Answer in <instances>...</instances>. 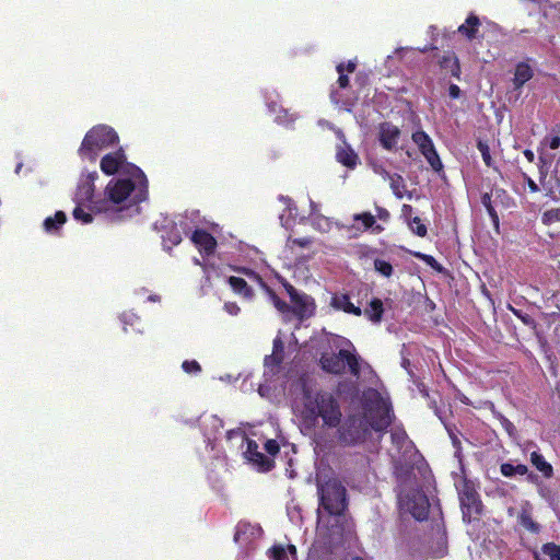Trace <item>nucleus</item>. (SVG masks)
<instances>
[{
  "instance_id": "nucleus-16",
  "label": "nucleus",
  "mask_w": 560,
  "mask_h": 560,
  "mask_svg": "<svg viewBox=\"0 0 560 560\" xmlns=\"http://www.w3.org/2000/svg\"><path fill=\"white\" fill-rule=\"evenodd\" d=\"M261 529L248 523H242L237 526L234 540L240 545H247L252 539L258 538Z\"/></svg>"
},
{
  "instance_id": "nucleus-3",
  "label": "nucleus",
  "mask_w": 560,
  "mask_h": 560,
  "mask_svg": "<svg viewBox=\"0 0 560 560\" xmlns=\"http://www.w3.org/2000/svg\"><path fill=\"white\" fill-rule=\"evenodd\" d=\"M365 397L374 404L369 407V413L362 419L350 417L337 431L338 440L345 445L360 441L363 438V433L368 430V427L381 431L390 423L387 401L382 398L376 390H369Z\"/></svg>"
},
{
  "instance_id": "nucleus-59",
  "label": "nucleus",
  "mask_w": 560,
  "mask_h": 560,
  "mask_svg": "<svg viewBox=\"0 0 560 560\" xmlns=\"http://www.w3.org/2000/svg\"><path fill=\"white\" fill-rule=\"evenodd\" d=\"M330 97H331V101H332L334 103L339 104V102H340V101H339V98H338V94H337V92H331Z\"/></svg>"
},
{
  "instance_id": "nucleus-44",
  "label": "nucleus",
  "mask_w": 560,
  "mask_h": 560,
  "mask_svg": "<svg viewBox=\"0 0 560 560\" xmlns=\"http://www.w3.org/2000/svg\"><path fill=\"white\" fill-rule=\"evenodd\" d=\"M478 150L480 151L482 160L486 163V165L491 166L492 159L490 155L489 147L486 143L480 141V142H478Z\"/></svg>"
},
{
  "instance_id": "nucleus-31",
  "label": "nucleus",
  "mask_w": 560,
  "mask_h": 560,
  "mask_svg": "<svg viewBox=\"0 0 560 560\" xmlns=\"http://www.w3.org/2000/svg\"><path fill=\"white\" fill-rule=\"evenodd\" d=\"M388 180L394 195L399 199L404 198L406 194V185L402 177L399 175H392L388 176Z\"/></svg>"
},
{
  "instance_id": "nucleus-48",
  "label": "nucleus",
  "mask_w": 560,
  "mask_h": 560,
  "mask_svg": "<svg viewBox=\"0 0 560 560\" xmlns=\"http://www.w3.org/2000/svg\"><path fill=\"white\" fill-rule=\"evenodd\" d=\"M545 144L549 145L550 149L556 150L560 147V136H551L545 139Z\"/></svg>"
},
{
  "instance_id": "nucleus-19",
  "label": "nucleus",
  "mask_w": 560,
  "mask_h": 560,
  "mask_svg": "<svg viewBox=\"0 0 560 560\" xmlns=\"http://www.w3.org/2000/svg\"><path fill=\"white\" fill-rule=\"evenodd\" d=\"M534 75L533 68L527 62H518L515 67L513 84L515 89L522 88Z\"/></svg>"
},
{
  "instance_id": "nucleus-47",
  "label": "nucleus",
  "mask_w": 560,
  "mask_h": 560,
  "mask_svg": "<svg viewBox=\"0 0 560 560\" xmlns=\"http://www.w3.org/2000/svg\"><path fill=\"white\" fill-rule=\"evenodd\" d=\"M416 256L422 259L427 265L431 266L432 268L440 269V266L438 261L434 259V257L421 253H417Z\"/></svg>"
},
{
  "instance_id": "nucleus-6",
  "label": "nucleus",
  "mask_w": 560,
  "mask_h": 560,
  "mask_svg": "<svg viewBox=\"0 0 560 560\" xmlns=\"http://www.w3.org/2000/svg\"><path fill=\"white\" fill-rule=\"evenodd\" d=\"M118 142V136L115 130L108 126L100 125L93 127L84 137L79 155L83 160L95 161L97 155L115 145Z\"/></svg>"
},
{
  "instance_id": "nucleus-25",
  "label": "nucleus",
  "mask_w": 560,
  "mask_h": 560,
  "mask_svg": "<svg viewBox=\"0 0 560 560\" xmlns=\"http://www.w3.org/2000/svg\"><path fill=\"white\" fill-rule=\"evenodd\" d=\"M295 546L288 545L287 547L276 545L269 550V557L271 560H289V555H295Z\"/></svg>"
},
{
  "instance_id": "nucleus-21",
  "label": "nucleus",
  "mask_w": 560,
  "mask_h": 560,
  "mask_svg": "<svg viewBox=\"0 0 560 560\" xmlns=\"http://www.w3.org/2000/svg\"><path fill=\"white\" fill-rule=\"evenodd\" d=\"M282 351H283V343H282L280 336H278L273 340L272 353L265 359V365L269 370L270 373H275V370L278 368L279 363L281 362Z\"/></svg>"
},
{
  "instance_id": "nucleus-13",
  "label": "nucleus",
  "mask_w": 560,
  "mask_h": 560,
  "mask_svg": "<svg viewBox=\"0 0 560 560\" xmlns=\"http://www.w3.org/2000/svg\"><path fill=\"white\" fill-rule=\"evenodd\" d=\"M400 137V130L390 122H383L378 127V139L382 147L388 151L396 148Z\"/></svg>"
},
{
  "instance_id": "nucleus-7",
  "label": "nucleus",
  "mask_w": 560,
  "mask_h": 560,
  "mask_svg": "<svg viewBox=\"0 0 560 560\" xmlns=\"http://www.w3.org/2000/svg\"><path fill=\"white\" fill-rule=\"evenodd\" d=\"M399 504L401 509L409 512L416 520L422 521L427 518L429 513L428 498L419 490L412 492H400Z\"/></svg>"
},
{
  "instance_id": "nucleus-51",
  "label": "nucleus",
  "mask_w": 560,
  "mask_h": 560,
  "mask_svg": "<svg viewBox=\"0 0 560 560\" xmlns=\"http://www.w3.org/2000/svg\"><path fill=\"white\" fill-rule=\"evenodd\" d=\"M225 311L231 315H237L240 307L235 303L228 302L224 304Z\"/></svg>"
},
{
  "instance_id": "nucleus-63",
  "label": "nucleus",
  "mask_w": 560,
  "mask_h": 560,
  "mask_svg": "<svg viewBox=\"0 0 560 560\" xmlns=\"http://www.w3.org/2000/svg\"><path fill=\"white\" fill-rule=\"evenodd\" d=\"M387 215H388V213H387L386 211H384V213H381V214H380V217H381V218H385V217H387Z\"/></svg>"
},
{
  "instance_id": "nucleus-38",
  "label": "nucleus",
  "mask_w": 560,
  "mask_h": 560,
  "mask_svg": "<svg viewBox=\"0 0 560 560\" xmlns=\"http://www.w3.org/2000/svg\"><path fill=\"white\" fill-rule=\"evenodd\" d=\"M541 220L545 224H552L556 222H560V209L557 208V209H551V210L545 211L542 213Z\"/></svg>"
},
{
  "instance_id": "nucleus-24",
  "label": "nucleus",
  "mask_w": 560,
  "mask_h": 560,
  "mask_svg": "<svg viewBox=\"0 0 560 560\" xmlns=\"http://www.w3.org/2000/svg\"><path fill=\"white\" fill-rule=\"evenodd\" d=\"M479 25H480V21H479L478 16L470 14L466 19L465 23H463L462 25L458 26L457 31L460 34H463L464 36H466L467 38L472 39L476 37Z\"/></svg>"
},
{
  "instance_id": "nucleus-55",
  "label": "nucleus",
  "mask_w": 560,
  "mask_h": 560,
  "mask_svg": "<svg viewBox=\"0 0 560 560\" xmlns=\"http://www.w3.org/2000/svg\"><path fill=\"white\" fill-rule=\"evenodd\" d=\"M374 171H375V173H377V174L382 175L385 179H388V176H392L388 172H386V171H385L384 168H382V167H377V166H375V167H374Z\"/></svg>"
},
{
  "instance_id": "nucleus-54",
  "label": "nucleus",
  "mask_w": 560,
  "mask_h": 560,
  "mask_svg": "<svg viewBox=\"0 0 560 560\" xmlns=\"http://www.w3.org/2000/svg\"><path fill=\"white\" fill-rule=\"evenodd\" d=\"M281 112L283 113V117H282V116H277V117H276V119H277L280 124H285V122H288V120H287V116H289V114H288V112H287V110H284V109H282ZM292 120H294V117H293V115H290V119H289V121H292Z\"/></svg>"
},
{
  "instance_id": "nucleus-18",
  "label": "nucleus",
  "mask_w": 560,
  "mask_h": 560,
  "mask_svg": "<svg viewBox=\"0 0 560 560\" xmlns=\"http://www.w3.org/2000/svg\"><path fill=\"white\" fill-rule=\"evenodd\" d=\"M330 305L338 311H343L353 315H361V308L355 306L346 294H336L331 298Z\"/></svg>"
},
{
  "instance_id": "nucleus-22",
  "label": "nucleus",
  "mask_w": 560,
  "mask_h": 560,
  "mask_svg": "<svg viewBox=\"0 0 560 560\" xmlns=\"http://www.w3.org/2000/svg\"><path fill=\"white\" fill-rule=\"evenodd\" d=\"M522 3L524 5V10L529 14L533 15L537 12H542L545 15L547 14V9H555L559 11L560 13V3L556 5H549L546 1L540 0H522Z\"/></svg>"
},
{
  "instance_id": "nucleus-42",
  "label": "nucleus",
  "mask_w": 560,
  "mask_h": 560,
  "mask_svg": "<svg viewBox=\"0 0 560 560\" xmlns=\"http://www.w3.org/2000/svg\"><path fill=\"white\" fill-rule=\"evenodd\" d=\"M520 523L523 527L530 532H537L538 526L537 524L532 520V517L527 513H522L520 516Z\"/></svg>"
},
{
  "instance_id": "nucleus-57",
  "label": "nucleus",
  "mask_w": 560,
  "mask_h": 560,
  "mask_svg": "<svg viewBox=\"0 0 560 560\" xmlns=\"http://www.w3.org/2000/svg\"><path fill=\"white\" fill-rule=\"evenodd\" d=\"M524 155H525V158L528 160V162H534V160H535V154H534V152H533V151H530V150H525V151H524Z\"/></svg>"
},
{
  "instance_id": "nucleus-32",
  "label": "nucleus",
  "mask_w": 560,
  "mask_h": 560,
  "mask_svg": "<svg viewBox=\"0 0 560 560\" xmlns=\"http://www.w3.org/2000/svg\"><path fill=\"white\" fill-rule=\"evenodd\" d=\"M312 226L320 233H328L331 230L332 221L320 214L311 219Z\"/></svg>"
},
{
  "instance_id": "nucleus-26",
  "label": "nucleus",
  "mask_w": 560,
  "mask_h": 560,
  "mask_svg": "<svg viewBox=\"0 0 560 560\" xmlns=\"http://www.w3.org/2000/svg\"><path fill=\"white\" fill-rule=\"evenodd\" d=\"M383 303L380 299H373L365 308L364 315L374 323H380L383 315Z\"/></svg>"
},
{
  "instance_id": "nucleus-27",
  "label": "nucleus",
  "mask_w": 560,
  "mask_h": 560,
  "mask_svg": "<svg viewBox=\"0 0 560 560\" xmlns=\"http://www.w3.org/2000/svg\"><path fill=\"white\" fill-rule=\"evenodd\" d=\"M530 462L545 477H550L552 475L551 465L546 462L541 454L533 452L530 454Z\"/></svg>"
},
{
  "instance_id": "nucleus-2",
  "label": "nucleus",
  "mask_w": 560,
  "mask_h": 560,
  "mask_svg": "<svg viewBox=\"0 0 560 560\" xmlns=\"http://www.w3.org/2000/svg\"><path fill=\"white\" fill-rule=\"evenodd\" d=\"M318 491L320 508L317 516V535L323 539L335 540L345 532L346 488L336 478L326 482L318 479Z\"/></svg>"
},
{
  "instance_id": "nucleus-64",
  "label": "nucleus",
  "mask_w": 560,
  "mask_h": 560,
  "mask_svg": "<svg viewBox=\"0 0 560 560\" xmlns=\"http://www.w3.org/2000/svg\"><path fill=\"white\" fill-rule=\"evenodd\" d=\"M456 456H457L458 458H460V452H459V448H457V450H456Z\"/></svg>"
},
{
  "instance_id": "nucleus-39",
  "label": "nucleus",
  "mask_w": 560,
  "mask_h": 560,
  "mask_svg": "<svg viewBox=\"0 0 560 560\" xmlns=\"http://www.w3.org/2000/svg\"><path fill=\"white\" fill-rule=\"evenodd\" d=\"M409 228L418 236L423 237L427 234V228L418 217H415L412 220H410Z\"/></svg>"
},
{
  "instance_id": "nucleus-30",
  "label": "nucleus",
  "mask_w": 560,
  "mask_h": 560,
  "mask_svg": "<svg viewBox=\"0 0 560 560\" xmlns=\"http://www.w3.org/2000/svg\"><path fill=\"white\" fill-rule=\"evenodd\" d=\"M501 474L504 476V477H513L515 475H525L527 472V466L523 465V464H518V465H513V464H510V463H504L501 465Z\"/></svg>"
},
{
  "instance_id": "nucleus-29",
  "label": "nucleus",
  "mask_w": 560,
  "mask_h": 560,
  "mask_svg": "<svg viewBox=\"0 0 560 560\" xmlns=\"http://www.w3.org/2000/svg\"><path fill=\"white\" fill-rule=\"evenodd\" d=\"M229 282H230V285L232 287V289L236 293L242 294L248 299L252 298V289L244 279L237 278V277H231L229 279Z\"/></svg>"
},
{
  "instance_id": "nucleus-45",
  "label": "nucleus",
  "mask_w": 560,
  "mask_h": 560,
  "mask_svg": "<svg viewBox=\"0 0 560 560\" xmlns=\"http://www.w3.org/2000/svg\"><path fill=\"white\" fill-rule=\"evenodd\" d=\"M182 368L186 373H198L200 371V365L195 360L184 361Z\"/></svg>"
},
{
  "instance_id": "nucleus-14",
  "label": "nucleus",
  "mask_w": 560,
  "mask_h": 560,
  "mask_svg": "<svg viewBox=\"0 0 560 560\" xmlns=\"http://www.w3.org/2000/svg\"><path fill=\"white\" fill-rule=\"evenodd\" d=\"M294 304V313L300 318L311 316L314 312L313 299L305 294L298 293L292 287L288 290Z\"/></svg>"
},
{
  "instance_id": "nucleus-11",
  "label": "nucleus",
  "mask_w": 560,
  "mask_h": 560,
  "mask_svg": "<svg viewBox=\"0 0 560 560\" xmlns=\"http://www.w3.org/2000/svg\"><path fill=\"white\" fill-rule=\"evenodd\" d=\"M259 445L256 441L246 439L245 458L258 470L268 471L271 469L273 462L258 451Z\"/></svg>"
},
{
  "instance_id": "nucleus-36",
  "label": "nucleus",
  "mask_w": 560,
  "mask_h": 560,
  "mask_svg": "<svg viewBox=\"0 0 560 560\" xmlns=\"http://www.w3.org/2000/svg\"><path fill=\"white\" fill-rule=\"evenodd\" d=\"M283 201L285 203V207H287V210L289 211V214L288 217H285V214H281L280 215V221H281V224L284 226V228H290L291 226V219L295 215V211L296 209L294 207H292V202L290 199L288 198H283Z\"/></svg>"
},
{
  "instance_id": "nucleus-62",
  "label": "nucleus",
  "mask_w": 560,
  "mask_h": 560,
  "mask_svg": "<svg viewBox=\"0 0 560 560\" xmlns=\"http://www.w3.org/2000/svg\"><path fill=\"white\" fill-rule=\"evenodd\" d=\"M316 443H317L318 445H319V444H322V441H320V436H319V435H317V436H316Z\"/></svg>"
},
{
  "instance_id": "nucleus-5",
  "label": "nucleus",
  "mask_w": 560,
  "mask_h": 560,
  "mask_svg": "<svg viewBox=\"0 0 560 560\" xmlns=\"http://www.w3.org/2000/svg\"><path fill=\"white\" fill-rule=\"evenodd\" d=\"M335 348L339 349L338 353H323L319 360L322 369L331 374H341L349 368L352 375L359 377L361 371V363L350 349L345 348L343 345L348 343L345 339H334Z\"/></svg>"
},
{
  "instance_id": "nucleus-15",
  "label": "nucleus",
  "mask_w": 560,
  "mask_h": 560,
  "mask_svg": "<svg viewBox=\"0 0 560 560\" xmlns=\"http://www.w3.org/2000/svg\"><path fill=\"white\" fill-rule=\"evenodd\" d=\"M338 137L342 140V143L338 145L336 158L339 163L348 168H354L359 164V156L354 150L343 140L341 131L337 132Z\"/></svg>"
},
{
  "instance_id": "nucleus-1",
  "label": "nucleus",
  "mask_w": 560,
  "mask_h": 560,
  "mask_svg": "<svg viewBox=\"0 0 560 560\" xmlns=\"http://www.w3.org/2000/svg\"><path fill=\"white\" fill-rule=\"evenodd\" d=\"M129 176L113 178L106 185L103 196L92 206L97 213L112 220L122 218V213L147 197V178L138 166H131Z\"/></svg>"
},
{
  "instance_id": "nucleus-58",
  "label": "nucleus",
  "mask_w": 560,
  "mask_h": 560,
  "mask_svg": "<svg viewBox=\"0 0 560 560\" xmlns=\"http://www.w3.org/2000/svg\"><path fill=\"white\" fill-rule=\"evenodd\" d=\"M528 186H529V188H530V190H532V191H537V190H538L537 185H536V184H535V182H534V180H532V179H528Z\"/></svg>"
},
{
  "instance_id": "nucleus-35",
  "label": "nucleus",
  "mask_w": 560,
  "mask_h": 560,
  "mask_svg": "<svg viewBox=\"0 0 560 560\" xmlns=\"http://www.w3.org/2000/svg\"><path fill=\"white\" fill-rule=\"evenodd\" d=\"M392 440L394 443H396L399 447H408L410 444V441L407 438V434L404 430L400 429H394L392 431Z\"/></svg>"
},
{
  "instance_id": "nucleus-61",
  "label": "nucleus",
  "mask_w": 560,
  "mask_h": 560,
  "mask_svg": "<svg viewBox=\"0 0 560 560\" xmlns=\"http://www.w3.org/2000/svg\"><path fill=\"white\" fill-rule=\"evenodd\" d=\"M404 211H405V212H407V211H411V207H410V206L405 205V206H404Z\"/></svg>"
},
{
  "instance_id": "nucleus-60",
  "label": "nucleus",
  "mask_w": 560,
  "mask_h": 560,
  "mask_svg": "<svg viewBox=\"0 0 560 560\" xmlns=\"http://www.w3.org/2000/svg\"><path fill=\"white\" fill-rule=\"evenodd\" d=\"M211 419L213 420V422H215L218 425H221V422L219 419H217L215 417H211Z\"/></svg>"
},
{
  "instance_id": "nucleus-46",
  "label": "nucleus",
  "mask_w": 560,
  "mask_h": 560,
  "mask_svg": "<svg viewBox=\"0 0 560 560\" xmlns=\"http://www.w3.org/2000/svg\"><path fill=\"white\" fill-rule=\"evenodd\" d=\"M264 446H265V450L268 452V454L271 456L276 455L280 450L278 442L272 439L267 440L265 442Z\"/></svg>"
},
{
  "instance_id": "nucleus-4",
  "label": "nucleus",
  "mask_w": 560,
  "mask_h": 560,
  "mask_svg": "<svg viewBox=\"0 0 560 560\" xmlns=\"http://www.w3.org/2000/svg\"><path fill=\"white\" fill-rule=\"evenodd\" d=\"M305 422L315 424L322 421L323 428H337L341 421L340 407L335 397L322 390L305 388L302 406H296Z\"/></svg>"
},
{
  "instance_id": "nucleus-28",
  "label": "nucleus",
  "mask_w": 560,
  "mask_h": 560,
  "mask_svg": "<svg viewBox=\"0 0 560 560\" xmlns=\"http://www.w3.org/2000/svg\"><path fill=\"white\" fill-rule=\"evenodd\" d=\"M66 222V214L62 211L56 212L54 217H49L44 221V229L48 233L57 231Z\"/></svg>"
},
{
  "instance_id": "nucleus-20",
  "label": "nucleus",
  "mask_w": 560,
  "mask_h": 560,
  "mask_svg": "<svg viewBox=\"0 0 560 560\" xmlns=\"http://www.w3.org/2000/svg\"><path fill=\"white\" fill-rule=\"evenodd\" d=\"M247 276L250 281L256 282L258 285H260L267 292L270 301L272 302V304L279 312H281L282 314H285L290 311V307L284 302L280 301L279 298L265 285V283L262 282V280L260 279V277L258 275L250 271L247 273Z\"/></svg>"
},
{
  "instance_id": "nucleus-33",
  "label": "nucleus",
  "mask_w": 560,
  "mask_h": 560,
  "mask_svg": "<svg viewBox=\"0 0 560 560\" xmlns=\"http://www.w3.org/2000/svg\"><path fill=\"white\" fill-rule=\"evenodd\" d=\"M355 69V63L352 62V61H349L347 66H345L343 63H340L337 66V71L339 73V78H338V84L340 88H346L349 83V79H348V75L345 73V71H347L348 73H352Z\"/></svg>"
},
{
  "instance_id": "nucleus-10",
  "label": "nucleus",
  "mask_w": 560,
  "mask_h": 560,
  "mask_svg": "<svg viewBox=\"0 0 560 560\" xmlns=\"http://www.w3.org/2000/svg\"><path fill=\"white\" fill-rule=\"evenodd\" d=\"M98 177L97 172L83 173L79 179L77 191L74 194L75 203H89L94 202V182Z\"/></svg>"
},
{
  "instance_id": "nucleus-50",
  "label": "nucleus",
  "mask_w": 560,
  "mask_h": 560,
  "mask_svg": "<svg viewBox=\"0 0 560 560\" xmlns=\"http://www.w3.org/2000/svg\"><path fill=\"white\" fill-rule=\"evenodd\" d=\"M310 207H311V212H310V220L313 219L314 217H317V215H320V206L314 201L311 200V203H310Z\"/></svg>"
},
{
  "instance_id": "nucleus-37",
  "label": "nucleus",
  "mask_w": 560,
  "mask_h": 560,
  "mask_svg": "<svg viewBox=\"0 0 560 560\" xmlns=\"http://www.w3.org/2000/svg\"><path fill=\"white\" fill-rule=\"evenodd\" d=\"M542 552L550 559V560H560V546L555 544H546L542 547Z\"/></svg>"
},
{
  "instance_id": "nucleus-8",
  "label": "nucleus",
  "mask_w": 560,
  "mask_h": 560,
  "mask_svg": "<svg viewBox=\"0 0 560 560\" xmlns=\"http://www.w3.org/2000/svg\"><path fill=\"white\" fill-rule=\"evenodd\" d=\"M135 166L126 162V156L121 150L108 153L101 160V170L106 175L118 173L119 177L129 176V167Z\"/></svg>"
},
{
  "instance_id": "nucleus-40",
  "label": "nucleus",
  "mask_w": 560,
  "mask_h": 560,
  "mask_svg": "<svg viewBox=\"0 0 560 560\" xmlns=\"http://www.w3.org/2000/svg\"><path fill=\"white\" fill-rule=\"evenodd\" d=\"M374 267L375 270L384 277H389L393 272L392 265L383 259H375Z\"/></svg>"
},
{
  "instance_id": "nucleus-17",
  "label": "nucleus",
  "mask_w": 560,
  "mask_h": 560,
  "mask_svg": "<svg viewBox=\"0 0 560 560\" xmlns=\"http://www.w3.org/2000/svg\"><path fill=\"white\" fill-rule=\"evenodd\" d=\"M191 241L200 252H203L206 254H211L217 245L214 237L211 234L201 230H197L194 232Z\"/></svg>"
},
{
  "instance_id": "nucleus-12",
  "label": "nucleus",
  "mask_w": 560,
  "mask_h": 560,
  "mask_svg": "<svg viewBox=\"0 0 560 560\" xmlns=\"http://www.w3.org/2000/svg\"><path fill=\"white\" fill-rule=\"evenodd\" d=\"M460 505L463 512V520L471 522L481 510V503L477 493L474 490L467 489L460 493Z\"/></svg>"
},
{
  "instance_id": "nucleus-34",
  "label": "nucleus",
  "mask_w": 560,
  "mask_h": 560,
  "mask_svg": "<svg viewBox=\"0 0 560 560\" xmlns=\"http://www.w3.org/2000/svg\"><path fill=\"white\" fill-rule=\"evenodd\" d=\"M354 221L362 222L363 230H368L374 228L376 232H381L382 228L380 225H375V218L370 212H363L359 214H354Z\"/></svg>"
},
{
  "instance_id": "nucleus-43",
  "label": "nucleus",
  "mask_w": 560,
  "mask_h": 560,
  "mask_svg": "<svg viewBox=\"0 0 560 560\" xmlns=\"http://www.w3.org/2000/svg\"><path fill=\"white\" fill-rule=\"evenodd\" d=\"M182 241V235L179 231L172 230L167 236H163L164 246H167V243L170 242L171 245H177Z\"/></svg>"
},
{
  "instance_id": "nucleus-52",
  "label": "nucleus",
  "mask_w": 560,
  "mask_h": 560,
  "mask_svg": "<svg viewBox=\"0 0 560 560\" xmlns=\"http://www.w3.org/2000/svg\"><path fill=\"white\" fill-rule=\"evenodd\" d=\"M291 242H292V244H294V245H299V246H301V247H307V246H310V245H311V243H312L311 238H308V237L294 238V240H292Z\"/></svg>"
},
{
  "instance_id": "nucleus-9",
  "label": "nucleus",
  "mask_w": 560,
  "mask_h": 560,
  "mask_svg": "<svg viewBox=\"0 0 560 560\" xmlns=\"http://www.w3.org/2000/svg\"><path fill=\"white\" fill-rule=\"evenodd\" d=\"M411 138L431 167L435 171H440L443 165L431 138L424 131H416L412 133Z\"/></svg>"
},
{
  "instance_id": "nucleus-56",
  "label": "nucleus",
  "mask_w": 560,
  "mask_h": 560,
  "mask_svg": "<svg viewBox=\"0 0 560 560\" xmlns=\"http://www.w3.org/2000/svg\"><path fill=\"white\" fill-rule=\"evenodd\" d=\"M133 319H137V316L135 314H132V313L124 314V316H122V322L125 324H127L129 322L131 323Z\"/></svg>"
},
{
  "instance_id": "nucleus-41",
  "label": "nucleus",
  "mask_w": 560,
  "mask_h": 560,
  "mask_svg": "<svg viewBox=\"0 0 560 560\" xmlns=\"http://www.w3.org/2000/svg\"><path fill=\"white\" fill-rule=\"evenodd\" d=\"M482 205L486 207L489 215L492 219L493 224L498 228L499 226V217H498L495 210L493 209V207L491 206L490 197L487 194L482 197Z\"/></svg>"
},
{
  "instance_id": "nucleus-53",
  "label": "nucleus",
  "mask_w": 560,
  "mask_h": 560,
  "mask_svg": "<svg viewBox=\"0 0 560 560\" xmlns=\"http://www.w3.org/2000/svg\"><path fill=\"white\" fill-rule=\"evenodd\" d=\"M448 94L452 98H458L460 95V89L456 84H452L448 89Z\"/></svg>"
},
{
  "instance_id": "nucleus-49",
  "label": "nucleus",
  "mask_w": 560,
  "mask_h": 560,
  "mask_svg": "<svg viewBox=\"0 0 560 560\" xmlns=\"http://www.w3.org/2000/svg\"><path fill=\"white\" fill-rule=\"evenodd\" d=\"M502 425L505 429V431L509 433L510 436L515 435L516 429L511 421H509L508 419H503Z\"/></svg>"
},
{
  "instance_id": "nucleus-23",
  "label": "nucleus",
  "mask_w": 560,
  "mask_h": 560,
  "mask_svg": "<svg viewBox=\"0 0 560 560\" xmlns=\"http://www.w3.org/2000/svg\"><path fill=\"white\" fill-rule=\"evenodd\" d=\"M93 202L89 203H75V208L73 209L72 215L73 218L82 222L84 224L91 223L93 221L92 213H97L94 209H92Z\"/></svg>"
}]
</instances>
